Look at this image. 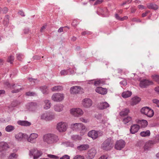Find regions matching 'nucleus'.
Listing matches in <instances>:
<instances>
[{"label":"nucleus","mask_w":159,"mask_h":159,"mask_svg":"<svg viewBox=\"0 0 159 159\" xmlns=\"http://www.w3.org/2000/svg\"><path fill=\"white\" fill-rule=\"evenodd\" d=\"M104 83V81L102 80H98L95 81L94 82V85L96 86L99 85L100 84H102Z\"/></svg>","instance_id":"45"},{"label":"nucleus","mask_w":159,"mask_h":159,"mask_svg":"<svg viewBox=\"0 0 159 159\" xmlns=\"http://www.w3.org/2000/svg\"><path fill=\"white\" fill-rule=\"evenodd\" d=\"M9 16L8 15L5 16L4 20L3 21V24L4 26H7L9 23Z\"/></svg>","instance_id":"33"},{"label":"nucleus","mask_w":159,"mask_h":159,"mask_svg":"<svg viewBox=\"0 0 159 159\" xmlns=\"http://www.w3.org/2000/svg\"><path fill=\"white\" fill-rule=\"evenodd\" d=\"M72 139L73 140H77L81 139V137L78 135H73L71 136Z\"/></svg>","instance_id":"43"},{"label":"nucleus","mask_w":159,"mask_h":159,"mask_svg":"<svg viewBox=\"0 0 159 159\" xmlns=\"http://www.w3.org/2000/svg\"><path fill=\"white\" fill-rule=\"evenodd\" d=\"M150 134V132L149 130L142 131L140 133V135L143 137L149 136Z\"/></svg>","instance_id":"34"},{"label":"nucleus","mask_w":159,"mask_h":159,"mask_svg":"<svg viewBox=\"0 0 159 159\" xmlns=\"http://www.w3.org/2000/svg\"><path fill=\"white\" fill-rule=\"evenodd\" d=\"M67 126V124L66 123L63 122H61L57 123V129L60 132H64L66 130Z\"/></svg>","instance_id":"4"},{"label":"nucleus","mask_w":159,"mask_h":159,"mask_svg":"<svg viewBox=\"0 0 159 159\" xmlns=\"http://www.w3.org/2000/svg\"><path fill=\"white\" fill-rule=\"evenodd\" d=\"M96 92L102 95H104L107 93V90L106 88H104L100 87H97L95 89Z\"/></svg>","instance_id":"21"},{"label":"nucleus","mask_w":159,"mask_h":159,"mask_svg":"<svg viewBox=\"0 0 159 159\" xmlns=\"http://www.w3.org/2000/svg\"><path fill=\"white\" fill-rule=\"evenodd\" d=\"M73 159H84V157L81 155H76L74 156Z\"/></svg>","instance_id":"46"},{"label":"nucleus","mask_w":159,"mask_h":159,"mask_svg":"<svg viewBox=\"0 0 159 159\" xmlns=\"http://www.w3.org/2000/svg\"><path fill=\"white\" fill-rule=\"evenodd\" d=\"M102 2V0H97L94 3V5H96L97 4H100Z\"/></svg>","instance_id":"63"},{"label":"nucleus","mask_w":159,"mask_h":159,"mask_svg":"<svg viewBox=\"0 0 159 159\" xmlns=\"http://www.w3.org/2000/svg\"><path fill=\"white\" fill-rule=\"evenodd\" d=\"M152 77L155 81L159 84V75H154L152 76Z\"/></svg>","instance_id":"41"},{"label":"nucleus","mask_w":159,"mask_h":159,"mask_svg":"<svg viewBox=\"0 0 159 159\" xmlns=\"http://www.w3.org/2000/svg\"><path fill=\"white\" fill-rule=\"evenodd\" d=\"M150 108L148 107H143L141 110V112L142 114L146 115L149 111Z\"/></svg>","instance_id":"35"},{"label":"nucleus","mask_w":159,"mask_h":159,"mask_svg":"<svg viewBox=\"0 0 159 159\" xmlns=\"http://www.w3.org/2000/svg\"><path fill=\"white\" fill-rule=\"evenodd\" d=\"M28 137V135L26 134H23L20 132L15 135V137L19 140H21L22 139H26Z\"/></svg>","instance_id":"16"},{"label":"nucleus","mask_w":159,"mask_h":159,"mask_svg":"<svg viewBox=\"0 0 159 159\" xmlns=\"http://www.w3.org/2000/svg\"><path fill=\"white\" fill-rule=\"evenodd\" d=\"M71 113L75 116H79L83 115V111L79 108H73L70 110Z\"/></svg>","instance_id":"7"},{"label":"nucleus","mask_w":159,"mask_h":159,"mask_svg":"<svg viewBox=\"0 0 159 159\" xmlns=\"http://www.w3.org/2000/svg\"><path fill=\"white\" fill-rule=\"evenodd\" d=\"M89 146L88 144H83L78 146L77 148L80 151H85L88 149Z\"/></svg>","instance_id":"24"},{"label":"nucleus","mask_w":159,"mask_h":159,"mask_svg":"<svg viewBox=\"0 0 159 159\" xmlns=\"http://www.w3.org/2000/svg\"><path fill=\"white\" fill-rule=\"evenodd\" d=\"M4 84L7 86L8 88L11 89H14V90L11 91V93H17L19 92L20 90H23L24 89V88H20V89L18 88V87L20 86L19 85L17 84H14L13 85L10 84L8 82L6 81L5 82Z\"/></svg>","instance_id":"3"},{"label":"nucleus","mask_w":159,"mask_h":159,"mask_svg":"<svg viewBox=\"0 0 159 159\" xmlns=\"http://www.w3.org/2000/svg\"><path fill=\"white\" fill-rule=\"evenodd\" d=\"M14 60V57L13 56H11L8 59V61L12 64Z\"/></svg>","instance_id":"47"},{"label":"nucleus","mask_w":159,"mask_h":159,"mask_svg":"<svg viewBox=\"0 0 159 159\" xmlns=\"http://www.w3.org/2000/svg\"><path fill=\"white\" fill-rule=\"evenodd\" d=\"M140 128V126L137 124H134L131 126L130 131L132 134L137 133Z\"/></svg>","instance_id":"18"},{"label":"nucleus","mask_w":159,"mask_h":159,"mask_svg":"<svg viewBox=\"0 0 159 159\" xmlns=\"http://www.w3.org/2000/svg\"><path fill=\"white\" fill-rule=\"evenodd\" d=\"M92 101L89 98L84 99L83 101V105L84 107L86 108L92 106Z\"/></svg>","instance_id":"15"},{"label":"nucleus","mask_w":159,"mask_h":159,"mask_svg":"<svg viewBox=\"0 0 159 159\" xmlns=\"http://www.w3.org/2000/svg\"><path fill=\"white\" fill-rule=\"evenodd\" d=\"M131 120V118L130 116L127 117L123 119V121L124 123L125 124H126L128 123L129 121Z\"/></svg>","instance_id":"42"},{"label":"nucleus","mask_w":159,"mask_h":159,"mask_svg":"<svg viewBox=\"0 0 159 159\" xmlns=\"http://www.w3.org/2000/svg\"><path fill=\"white\" fill-rule=\"evenodd\" d=\"M80 120L82 122L86 123L89 121V120L88 119H85L83 118H80Z\"/></svg>","instance_id":"53"},{"label":"nucleus","mask_w":159,"mask_h":159,"mask_svg":"<svg viewBox=\"0 0 159 159\" xmlns=\"http://www.w3.org/2000/svg\"><path fill=\"white\" fill-rule=\"evenodd\" d=\"M97 153L96 150L94 148H92L88 152L87 158L92 159L93 158Z\"/></svg>","instance_id":"12"},{"label":"nucleus","mask_w":159,"mask_h":159,"mask_svg":"<svg viewBox=\"0 0 159 159\" xmlns=\"http://www.w3.org/2000/svg\"><path fill=\"white\" fill-rule=\"evenodd\" d=\"M33 59L34 60H39L40 58V56H35L33 57Z\"/></svg>","instance_id":"60"},{"label":"nucleus","mask_w":159,"mask_h":159,"mask_svg":"<svg viewBox=\"0 0 159 159\" xmlns=\"http://www.w3.org/2000/svg\"><path fill=\"white\" fill-rule=\"evenodd\" d=\"M98 107L100 109H104L109 107V105L106 102H100L98 104Z\"/></svg>","instance_id":"23"},{"label":"nucleus","mask_w":159,"mask_h":159,"mask_svg":"<svg viewBox=\"0 0 159 159\" xmlns=\"http://www.w3.org/2000/svg\"><path fill=\"white\" fill-rule=\"evenodd\" d=\"M132 21L133 22H141V20L138 19H137L136 18H134L132 19Z\"/></svg>","instance_id":"57"},{"label":"nucleus","mask_w":159,"mask_h":159,"mask_svg":"<svg viewBox=\"0 0 159 159\" xmlns=\"http://www.w3.org/2000/svg\"><path fill=\"white\" fill-rule=\"evenodd\" d=\"M18 13L20 15H21L22 16H25L24 12L22 11H20L18 12Z\"/></svg>","instance_id":"64"},{"label":"nucleus","mask_w":159,"mask_h":159,"mask_svg":"<svg viewBox=\"0 0 159 159\" xmlns=\"http://www.w3.org/2000/svg\"><path fill=\"white\" fill-rule=\"evenodd\" d=\"M47 25H45L43 26L40 29V32H43V30L46 29V27Z\"/></svg>","instance_id":"62"},{"label":"nucleus","mask_w":159,"mask_h":159,"mask_svg":"<svg viewBox=\"0 0 159 159\" xmlns=\"http://www.w3.org/2000/svg\"><path fill=\"white\" fill-rule=\"evenodd\" d=\"M16 56L17 59L19 60H21L22 57L23 56V55L21 54L18 53L16 54Z\"/></svg>","instance_id":"48"},{"label":"nucleus","mask_w":159,"mask_h":159,"mask_svg":"<svg viewBox=\"0 0 159 159\" xmlns=\"http://www.w3.org/2000/svg\"><path fill=\"white\" fill-rule=\"evenodd\" d=\"M25 94L26 96H37L36 93L35 92L30 91L26 92Z\"/></svg>","instance_id":"39"},{"label":"nucleus","mask_w":159,"mask_h":159,"mask_svg":"<svg viewBox=\"0 0 159 159\" xmlns=\"http://www.w3.org/2000/svg\"><path fill=\"white\" fill-rule=\"evenodd\" d=\"M48 157L49 158H52V159H58V157L57 156H56L53 155H51V154H48Z\"/></svg>","instance_id":"49"},{"label":"nucleus","mask_w":159,"mask_h":159,"mask_svg":"<svg viewBox=\"0 0 159 159\" xmlns=\"http://www.w3.org/2000/svg\"><path fill=\"white\" fill-rule=\"evenodd\" d=\"M78 22L76 20H73L72 23V25L74 26H76L77 24H78Z\"/></svg>","instance_id":"52"},{"label":"nucleus","mask_w":159,"mask_h":159,"mask_svg":"<svg viewBox=\"0 0 159 159\" xmlns=\"http://www.w3.org/2000/svg\"><path fill=\"white\" fill-rule=\"evenodd\" d=\"M153 115L154 112L153 110L150 109L146 115L148 117H151L153 116Z\"/></svg>","instance_id":"40"},{"label":"nucleus","mask_w":159,"mask_h":159,"mask_svg":"<svg viewBox=\"0 0 159 159\" xmlns=\"http://www.w3.org/2000/svg\"><path fill=\"white\" fill-rule=\"evenodd\" d=\"M129 112V109L127 108L124 109L120 112V115L121 116L127 115Z\"/></svg>","instance_id":"29"},{"label":"nucleus","mask_w":159,"mask_h":159,"mask_svg":"<svg viewBox=\"0 0 159 159\" xmlns=\"http://www.w3.org/2000/svg\"><path fill=\"white\" fill-rule=\"evenodd\" d=\"M45 105L44 106V108L45 109H49L51 107V104L49 100H46L44 101Z\"/></svg>","instance_id":"31"},{"label":"nucleus","mask_w":159,"mask_h":159,"mask_svg":"<svg viewBox=\"0 0 159 159\" xmlns=\"http://www.w3.org/2000/svg\"><path fill=\"white\" fill-rule=\"evenodd\" d=\"M88 135L93 139H95L98 137V133L97 131L93 130L89 131L88 133Z\"/></svg>","instance_id":"19"},{"label":"nucleus","mask_w":159,"mask_h":159,"mask_svg":"<svg viewBox=\"0 0 159 159\" xmlns=\"http://www.w3.org/2000/svg\"><path fill=\"white\" fill-rule=\"evenodd\" d=\"M16 155L15 153H12L9 156V159H12L14 158H16Z\"/></svg>","instance_id":"50"},{"label":"nucleus","mask_w":159,"mask_h":159,"mask_svg":"<svg viewBox=\"0 0 159 159\" xmlns=\"http://www.w3.org/2000/svg\"><path fill=\"white\" fill-rule=\"evenodd\" d=\"M9 148L8 144L4 142H0V152L7 150Z\"/></svg>","instance_id":"17"},{"label":"nucleus","mask_w":159,"mask_h":159,"mask_svg":"<svg viewBox=\"0 0 159 159\" xmlns=\"http://www.w3.org/2000/svg\"><path fill=\"white\" fill-rule=\"evenodd\" d=\"M125 144V142L123 140L117 141L115 144V148L117 150H120L124 147Z\"/></svg>","instance_id":"13"},{"label":"nucleus","mask_w":159,"mask_h":159,"mask_svg":"<svg viewBox=\"0 0 159 159\" xmlns=\"http://www.w3.org/2000/svg\"><path fill=\"white\" fill-rule=\"evenodd\" d=\"M140 123L141 124V126L143 128L147 126L148 124L147 121L145 120H140Z\"/></svg>","instance_id":"37"},{"label":"nucleus","mask_w":159,"mask_h":159,"mask_svg":"<svg viewBox=\"0 0 159 159\" xmlns=\"http://www.w3.org/2000/svg\"><path fill=\"white\" fill-rule=\"evenodd\" d=\"M63 107L64 106L63 105L58 104L54 105L53 108L55 111L60 112L63 110Z\"/></svg>","instance_id":"25"},{"label":"nucleus","mask_w":159,"mask_h":159,"mask_svg":"<svg viewBox=\"0 0 159 159\" xmlns=\"http://www.w3.org/2000/svg\"><path fill=\"white\" fill-rule=\"evenodd\" d=\"M156 140H154L155 141L156 143L157 142H158L159 141V135H157L156 136Z\"/></svg>","instance_id":"61"},{"label":"nucleus","mask_w":159,"mask_h":159,"mask_svg":"<svg viewBox=\"0 0 159 159\" xmlns=\"http://www.w3.org/2000/svg\"><path fill=\"white\" fill-rule=\"evenodd\" d=\"M43 141L48 144H52L56 143L59 140L58 136L52 134H45L43 137Z\"/></svg>","instance_id":"1"},{"label":"nucleus","mask_w":159,"mask_h":159,"mask_svg":"<svg viewBox=\"0 0 159 159\" xmlns=\"http://www.w3.org/2000/svg\"><path fill=\"white\" fill-rule=\"evenodd\" d=\"M147 7L149 9H152L156 10L158 9V7L157 5L152 3H149L147 4Z\"/></svg>","instance_id":"28"},{"label":"nucleus","mask_w":159,"mask_h":159,"mask_svg":"<svg viewBox=\"0 0 159 159\" xmlns=\"http://www.w3.org/2000/svg\"><path fill=\"white\" fill-rule=\"evenodd\" d=\"M37 106V104L35 102H31L28 103L26 105L27 109L29 111H34Z\"/></svg>","instance_id":"11"},{"label":"nucleus","mask_w":159,"mask_h":159,"mask_svg":"<svg viewBox=\"0 0 159 159\" xmlns=\"http://www.w3.org/2000/svg\"><path fill=\"white\" fill-rule=\"evenodd\" d=\"M62 87L61 86H55L51 89L53 91H59L62 89Z\"/></svg>","instance_id":"36"},{"label":"nucleus","mask_w":159,"mask_h":159,"mask_svg":"<svg viewBox=\"0 0 159 159\" xmlns=\"http://www.w3.org/2000/svg\"><path fill=\"white\" fill-rule=\"evenodd\" d=\"M120 84L125 86L127 84V82L126 80H124L120 82Z\"/></svg>","instance_id":"56"},{"label":"nucleus","mask_w":159,"mask_h":159,"mask_svg":"<svg viewBox=\"0 0 159 159\" xmlns=\"http://www.w3.org/2000/svg\"><path fill=\"white\" fill-rule=\"evenodd\" d=\"M141 100V98L138 97H135L132 98V101L131 102V104L132 105H134L138 104Z\"/></svg>","instance_id":"27"},{"label":"nucleus","mask_w":159,"mask_h":159,"mask_svg":"<svg viewBox=\"0 0 159 159\" xmlns=\"http://www.w3.org/2000/svg\"><path fill=\"white\" fill-rule=\"evenodd\" d=\"M42 154V152L37 150L36 148H34L30 151V157L33 156L34 159L38 158Z\"/></svg>","instance_id":"6"},{"label":"nucleus","mask_w":159,"mask_h":159,"mask_svg":"<svg viewBox=\"0 0 159 159\" xmlns=\"http://www.w3.org/2000/svg\"><path fill=\"white\" fill-rule=\"evenodd\" d=\"M5 92L4 90H0V96L5 94Z\"/></svg>","instance_id":"58"},{"label":"nucleus","mask_w":159,"mask_h":159,"mask_svg":"<svg viewBox=\"0 0 159 159\" xmlns=\"http://www.w3.org/2000/svg\"><path fill=\"white\" fill-rule=\"evenodd\" d=\"M132 0H127L124 2L121 5H123L127 4H129L132 2Z\"/></svg>","instance_id":"54"},{"label":"nucleus","mask_w":159,"mask_h":159,"mask_svg":"<svg viewBox=\"0 0 159 159\" xmlns=\"http://www.w3.org/2000/svg\"><path fill=\"white\" fill-rule=\"evenodd\" d=\"M81 88L80 87L78 86L72 87L70 89V93L71 94L78 93L80 91Z\"/></svg>","instance_id":"22"},{"label":"nucleus","mask_w":159,"mask_h":159,"mask_svg":"<svg viewBox=\"0 0 159 159\" xmlns=\"http://www.w3.org/2000/svg\"><path fill=\"white\" fill-rule=\"evenodd\" d=\"M70 156L67 155H65L60 158V159H70Z\"/></svg>","instance_id":"51"},{"label":"nucleus","mask_w":159,"mask_h":159,"mask_svg":"<svg viewBox=\"0 0 159 159\" xmlns=\"http://www.w3.org/2000/svg\"><path fill=\"white\" fill-rule=\"evenodd\" d=\"M70 127L73 130H83L85 129V126L81 123L72 124L70 125Z\"/></svg>","instance_id":"9"},{"label":"nucleus","mask_w":159,"mask_h":159,"mask_svg":"<svg viewBox=\"0 0 159 159\" xmlns=\"http://www.w3.org/2000/svg\"><path fill=\"white\" fill-rule=\"evenodd\" d=\"M132 95V92L129 91L124 92L122 94L123 98H127L130 97Z\"/></svg>","instance_id":"30"},{"label":"nucleus","mask_w":159,"mask_h":159,"mask_svg":"<svg viewBox=\"0 0 159 159\" xmlns=\"http://www.w3.org/2000/svg\"><path fill=\"white\" fill-rule=\"evenodd\" d=\"M156 143V142L154 140H149L148 142L146 143L144 147V149L145 151H148L149 150V148L151 147L152 145Z\"/></svg>","instance_id":"20"},{"label":"nucleus","mask_w":159,"mask_h":159,"mask_svg":"<svg viewBox=\"0 0 159 159\" xmlns=\"http://www.w3.org/2000/svg\"><path fill=\"white\" fill-rule=\"evenodd\" d=\"M113 141L111 137L107 138L105 140L101 145V148L105 151L111 150L113 148Z\"/></svg>","instance_id":"2"},{"label":"nucleus","mask_w":159,"mask_h":159,"mask_svg":"<svg viewBox=\"0 0 159 159\" xmlns=\"http://www.w3.org/2000/svg\"><path fill=\"white\" fill-rule=\"evenodd\" d=\"M40 88L43 94H47L48 93V89L47 86L45 85L43 86L40 87Z\"/></svg>","instance_id":"32"},{"label":"nucleus","mask_w":159,"mask_h":159,"mask_svg":"<svg viewBox=\"0 0 159 159\" xmlns=\"http://www.w3.org/2000/svg\"><path fill=\"white\" fill-rule=\"evenodd\" d=\"M18 124L22 126H30L31 125V123L26 120H19L17 122Z\"/></svg>","instance_id":"26"},{"label":"nucleus","mask_w":159,"mask_h":159,"mask_svg":"<svg viewBox=\"0 0 159 159\" xmlns=\"http://www.w3.org/2000/svg\"><path fill=\"white\" fill-rule=\"evenodd\" d=\"M14 129V126L11 125H8L5 128L6 131L8 132H11Z\"/></svg>","instance_id":"38"},{"label":"nucleus","mask_w":159,"mask_h":159,"mask_svg":"<svg viewBox=\"0 0 159 159\" xmlns=\"http://www.w3.org/2000/svg\"><path fill=\"white\" fill-rule=\"evenodd\" d=\"M3 11V13L4 14H6L8 11V9L7 7H4L2 10Z\"/></svg>","instance_id":"55"},{"label":"nucleus","mask_w":159,"mask_h":159,"mask_svg":"<svg viewBox=\"0 0 159 159\" xmlns=\"http://www.w3.org/2000/svg\"><path fill=\"white\" fill-rule=\"evenodd\" d=\"M152 81L144 79L140 81L139 86L141 88H146L152 84Z\"/></svg>","instance_id":"14"},{"label":"nucleus","mask_w":159,"mask_h":159,"mask_svg":"<svg viewBox=\"0 0 159 159\" xmlns=\"http://www.w3.org/2000/svg\"><path fill=\"white\" fill-rule=\"evenodd\" d=\"M108 157L106 155H102L98 159H107Z\"/></svg>","instance_id":"59"},{"label":"nucleus","mask_w":159,"mask_h":159,"mask_svg":"<svg viewBox=\"0 0 159 159\" xmlns=\"http://www.w3.org/2000/svg\"><path fill=\"white\" fill-rule=\"evenodd\" d=\"M54 115L51 114L49 112H45L41 116V119L46 121L51 120L54 118Z\"/></svg>","instance_id":"8"},{"label":"nucleus","mask_w":159,"mask_h":159,"mask_svg":"<svg viewBox=\"0 0 159 159\" xmlns=\"http://www.w3.org/2000/svg\"><path fill=\"white\" fill-rule=\"evenodd\" d=\"M69 70V69H68L67 70H61L60 72L61 75H67L68 74Z\"/></svg>","instance_id":"44"},{"label":"nucleus","mask_w":159,"mask_h":159,"mask_svg":"<svg viewBox=\"0 0 159 159\" xmlns=\"http://www.w3.org/2000/svg\"><path fill=\"white\" fill-rule=\"evenodd\" d=\"M64 98L63 94L58 93L53 94L51 97L52 100L57 102H60L62 101Z\"/></svg>","instance_id":"5"},{"label":"nucleus","mask_w":159,"mask_h":159,"mask_svg":"<svg viewBox=\"0 0 159 159\" xmlns=\"http://www.w3.org/2000/svg\"><path fill=\"white\" fill-rule=\"evenodd\" d=\"M38 137V135L37 134L32 133L29 137L28 135L27 138H26V139H27L28 142L34 143L36 142V139Z\"/></svg>","instance_id":"10"}]
</instances>
